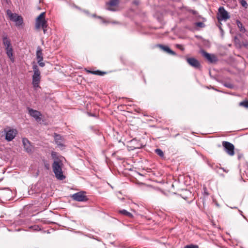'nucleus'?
Returning <instances> with one entry per match:
<instances>
[{
	"mask_svg": "<svg viewBox=\"0 0 248 248\" xmlns=\"http://www.w3.org/2000/svg\"><path fill=\"white\" fill-rule=\"evenodd\" d=\"M36 58L37 59V61H40V62L43 61V60L42 50L40 46H38L37 48Z\"/></svg>",
	"mask_w": 248,
	"mask_h": 248,
	"instance_id": "obj_16",
	"label": "nucleus"
},
{
	"mask_svg": "<svg viewBox=\"0 0 248 248\" xmlns=\"http://www.w3.org/2000/svg\"><path fill=\"white\" fill-rule=\"evenodd\" d=\"M86 71L88 73H91V74H93L94 75H99V76H103L107 73L106 72H102L99 70L91 71V70L86 69Z\"/></svg>",
	"mask_w": 248,
	"mask_h": 248,
	"instance_id": "obj_17",
	"label": "nucleus"
},
{
	"mask_svg": "<svg viewBox=\"0 0 248 248\" xmlns=\"http://www.w3.org/2000/svg\"><path fill=\"white\" fill-rule=\"evenodd\" d=\"M5 139L7 141H11L13 140L17 134V131L16 129L5 130Z\"/></svg>",
	"mask_w": 248,
	"mask_h": 248,
	"instance_id": "obj_9",
	"label": "nucleus"
},
{
	"mask_svg": "<svg viewBox=\"0 0 248 248\" xmlns=\"http://www.w3.org/2000/svg\"><path fill=\"white\" fill-rule=\"evenodd\" d=\"M203 23L202 22H197L196 23V25L197 26L199 27H202V25H203Z\"/></svg>",
	"mask_w": 248,
	"mask_h": 248,
	"instance_id": "obj_27",
	"label": "nucleus"
},
{
	"mask_svg": "<svg viewBox=\"0 0 248 248\" xmlns=\"http://www.w3.org/2000/svg\"><path fill=\"white\" fill-rule=\"evenodd\" d=\"M133 3L134 4H135V5H139V3H140V1H139V0H135L133 2Z\"/></svg>",
	"mask_w": 248,
	"mask_h": 248,
	"instance_id": "obj_29",
	"label": "nucleus"
},
{
	"mask_svg": "<svg viewBox=\"0 0 248 248\" xmlns=\"http://www.w3.org/2000/svg\"><path fill=\"white\" fill-rule=\"evenodd\" d=\"M28 111L29 114L32 117H33L35 120L37 122H40L41 120V116L42 115L41 113L36 110L33 109L31 108H28Z\"/></svg>",
	"mask_w": 248,
	"mask_h": 248,
	"instance_id": "obj_11",
	"label": "nucleus"
},
{
	"mask_svg": "<svg viewBox=\"0 0 248 248\" xmlns=\"http://www.w3.org/2000/svg\"><path fill=\"white\" fill-rule=\"evenodd\" d=\"M22 143L26 152L29 154H31L33 151V146L30 141L27 138H24L22 139Z\"/></svg>",
	"mask_w": 248,
	"mask_h": 248,
	"instance_id": "obj_8",
	"label": "nucleus"
},
{
	"mask_svg": "<svg viewBox=\"0 0 248 248\" xmlns=\"http://www.w3.org/2000/svg\"><path fill=\"white\" fill-rule=\"evenodd\" d=\"M240 3L242 5V6H243V7H245V8H247V6H248V4H247V2L246 0H241L240 1Z\"/></svg>",
	"mask_w": 248,
	"mask_h": 248,
	"instance_id": "obj_24",
	"label": "nucleus"
},
{
	"mask_svg": "<svg viewBox=\"0 0 248 248\" xmlns=\"http://www.w3.org/2000/svg\"><path fill=\"white\" fill-rule=\"evenodd\" d=\"M6 13L9 19L11 21L15 22L17 27H20L22 25L23 20L21 16H18L16 13H12L10 10H7Z\"/></svg>",
	"mask_w": 248,
	"mask_h": 248,
	"instance_id": "obj_3",
	"label": "nucleus"
},
{
	"mask_svg": "<svg viewBox=\"0 0 248 248\" xmlns=\"http://www.w3.org/2000/svg\"><path fill=\"white\" fill-rule=\"evenodd\" d=\"M230 18L229 13L224 7H220L218 9L217 19L218 21H226Z\"/></svg>",
	"mask_w": 248,
	"mask_h": 248,
	"instance_id": "obj_4",
	"label": "nucleus"
},
{
	"mask_svg": "<svg viewBox=\"0 0 248 248\" xmlns=\"http://www.w3.org/2000/svg\"><path fill=\"white\" fill-rule=\"evenodd\" d=\"M187 63L195 69H200L201 64L199 61L194 58H188L186 59Z\"/></svg>",
	"mask_w": 248,
	"mask_h": 248,
	"instance_id": "obj_10",
	"label": "nucleus"
},
{
	"mask_svg": "<svg viewBox=\"0 0 248 248\" xmlns=\"http://www.w3.org/2000/svg\"><path fill=\"white\" fill-rule=\"evenodd\" d=\"M107 10H109V11H115V9L112 8H111V7H108L107 8Z\"/></svg>",
	"mask_w": 248,
	"mask_h": 248,
	"instance_id": "obj_31",
	"label": "nucleus"
},
{
	"mask_svg": "<svg viewBox=\"0 0 248 248\" xmlns=\"http://www.w3.org/2000/svg\"><path fill=\"white\" fill-rule=\"evenodd\" d=\"M6 53L12 62H14L15 59L13 56V49L12 47L5 48Z\"/></svg>",
	"mask_w": 248,
	"mask_h": 248,
	"instance_id": "obj_14",
	"label": "nucleus"
},
{
	"mask_svg": "<svg viewBox=\"0 0 248 248\" xmlns=\"http://www.w3.org/2000/svg\"><path fill=\"white\" fill-rule=\"evenodd\" d=\"M202 55L205 57L209 62L213 63L217 61L216 56L213 54H210L204 50L201 51Z\"/></svg>",
	"mask_w": 248,
	"mask_h": 248,
	"instance_id": "obj_12",
	"label": "nucleus"
},
{
	"mask_svg": "<svg viewBox=\"0 0 248 248\" xmlns=\"http://www.w3.org/2000/svg\"><path fill=\"white\" fill-rule=\"evenodd\" d=\"M71 198L76 201L78 202H86L88 200V198L85 195V192L80 191L73 194Z\"/></svg>",
	"mask_w": 248,
	"mask_h": 248,
	"instance_id": "obj_7",
	"label": "nucleus"
},
{
	"mask_svg": "<svg viewBox=\"0 0 248 248\" xmlns=\"http://www.w3.org/2000/svg\"><path fill=\"white\" fill-rule=\"evenodd\" d=\"M47 28V27H45L44 28H42V29H43V31H44V33H46V28Z\"/></svg>",
	"mask_w": 248,
	"mask_h": 248,
	"instance_id": "obj_32",
	"label": "nucleus"
},
{
	"mask_svg": "<svg viewBox=\"0 0 248 248\" xmlns=\"http://www.w3.org/2000/svg\"><path fill=\"white\" fill-rule=\"evenodd\" d=\"M176 46L178 48L181 49L182 50H183L184 49V48L181 45L178 44L176 45Z\"/></svg>",
	"mask_w": 248,
	"mask_h": 248,
	"instance_id": "obj_28",
	"label": "nucleus"
},
{
	"mask_svg": "<svg viewBox=\"0 0 248 248\" xmlns=\"http://www.w3.org/2000/svg\"><path fill=\"white\" fill-rule=\"evenodd\" d=\"M45 167L46 168V169L48 170L49 169V165H48V164H45Z\"/></svg>",
	"mask_w": 248,
	"mask_h": 248,
	"instance_id": "obj_33",
	"label": "nucleus"
},
{
	"mask_svg": "<svg viewBox=\"0 0 248 248\" xmlns=\"http://www.w3.org/2000/svg\"><path fill=\"white\" fill-rule=\"evenodd\" d=\"M54 139L55 142L58 145V146L61 147L63 146V139L62 136L59 135L55 134Z\"/></svg>",
	"mask_w": 248,
	"mask_h": 248,
	"instance_id": "obj_13",
	"label": "nucleus"
},
{
	"mask_svg": "<svg viewBox=\"0 0 248 248\" xmlns=\"http://www.w3.org/2000/svg\"><path fill=\"white\" fill-rule=\"evenodd\" d=\"M3 42L5 48L12 47L10 41L8 39L7 36L3 37Z\"/></svg>",
	"mask_w": 248,
	"mask_h": 248,
	"instance_id": "obj_18",
	"label": "nucleus"
},
{
	"mask_svg": "<svg viewBox=\"0 0 248 248\" xmlns=\"http://www.w3.org/2000/svg\"><path fill=\"white\" fill-rule=\"evenodd\" d=\"M155 153L157 155H158L161 157H164V153H163V152L161 149H156L155 150Z\"/></svg>",
	"mask_w": 248,
	"mask_h": 248,
	"instance_id": "obj_22",
	"label": "nucleus"
},
{
	"mask_svg": "<svg viewBox=\"0 0 248 248\" xmlns=\"http://www.w3.org/2000/svg\"><path fill=\"white\" fill-rule=\"evenodd\" d=\"M239 106L244 107L246 108H248V100H246L241 102L239 103Z\"/></svg>",
	"mask_w": 248,
	"mask_h": 248,
	"instance_id": "obj_23",
	"label": "nucleus"
},
{
	"mask_svg": "<svg viewBox=\"0 0 248 248\" xmlns=\"http://www.w3.org/2000/svg\"><path fill=\"white\" fill-rule=\"evenodd\" d=\"M37 62H38V63L39 65L41 67H43L45 66V63H44V62H43L42 61H40H40H37Z\"/></svg>",
	"mask_w": 248,
	"mask_h": 248,
	"instance_id": "obj_26",
	"label": "nucleus"
},
{
	"mask_svg": "<svg viewBox=\"0 0 248 248\" xmlns=\"http://www.w3.org/2000/svg\"><path fill=\"white\" fill-rule=\"evenodd\" d=\"M45 13H42L37 18L36 21V28L39 29L40 27L44 28L47 27L46 21L45 19Z\"/></svg>",
	"mask_w": 248,
	"mask_h": 248,
	"instance_id": "obj_5",
	"label": "nucleus"
},
{
	"mask_svg": "<svg viewBox=\"0 0 248 248\" xmlns=\"http://www.w3.org/2000/svg\"><path fill=\"white\" fill-rule=\"evenodd\" d=\"M159 46L162 50L166 52L168 54L172 55H176V53L170 49L168 46L161 45H159Z\"/></svg>",
	"mask_w": 248,
	"mask_h": 248,
	"instance_id": "obj_15",
	"label": "nucleus"
},
{
	"mask_svg": "<svg viewBox=\"0 0 248 248\" xmlns=\"http://www.w3.org/2000/svg\"><path fill=\"white\" fill-rule=\"evenodd\" d=\"M184 248H199L198 246L195 245H186Z\"/></svg>",
	"mask_w": 248,
	"mask_h": 248,
	"instance_id": "obj_25",
	"label": "nucleus"
},
{
	"mask_svg": "<svg viewBox=\"0 0 248 248\" xmlns=\"http://www.w3.org/2000/svg\"><path fill=\"white\" fill-rule=\"evenodd\" d=\"M119 213L122 215H124L125 216L128 217H133V215L131 213H130V212L127 211L126 210H125L124 209L119 210Z\"/></svg>",
	"mask_w": 248,
	"mask_h": 248,
	"instance_id": "obj_21",
	"label": "nucleus"
},
{
	"mask_svg": "<svg viewBox=\"0 0 248 248\" xmlns=\"http://www.w3.org/2000/svg\"><path fill=\"white\" fill-rule=\"evenodd\" d=\"M119 3V0H110V1L107 3V5L109 6H117Z\"/></svg>",
	"mask_w": 248,
	"mask_h": 248,
	"instance_id": "obj_19",
	"label": "nucleus"
},
{
	"mask_svg": "<svg viewBox=\"0 0 248 248\" xmlns=\"http://www.w3.org/2000/svg\"><path fill=\"white\" fill-rule=\"evenodd\" d=\"M62 163L59 160H54L52 164L53 171L57 179L63 180L65 177L62 170Z\"/></svg>",
	"mask_w": 248,
	"mask_h": 248,
	"instance_id": "obj_1",
	"label": "nucleus"
},
{
	"mask_svg": "<svg viewBox=\"0 0 248 248\" xmlns=\"http://www.w3.org/2000/svg\"><path fill=\"white\" fill-rule=\"evenodd\" d=\"M33 75L32 76V84L34 88L39 87V84L41 80V73L38 66L33 62L32 65Z\"/></svg>",
	"mask_w": 248,
	"mask_h": 248,
	"instance_id": "obj_2",
	"label": "nucleus"
},
{
	"mask_svg": "<svg viewBox=\"0 0 248 248\" xmlns=\"http://www.w3.org/2000/svg\"><path fill=\"white\" fill-rule=\"evenodd\" d=\"M236 24L239 29V31L242 33H244L246 31V29L243 26L242 23L240 21L237 20Z\"/></svg>",
	"mask_w": 248,
	"mask_h": 248,
	"instance_id": "obj_20",
	"label": "nucleus"
},
{
	"mask_svg": "<svg viewBox=\"0 0 248 248\" xmlns=\"http://www.w3.org/2000/svg\"><path fill=\"white\" fill-rule=\"evenodd\" d=\"M222 146L224 147V151L231 156H232L234 155V145L228 142L224 141L222 142Z\"/></svg>",
	"mask_w": 248,
	"mask_h": 248,
	"instance_id": "obj_6",
	"label": "nucleus"
},
{
	"mask_svg": "<svg viewBox=\"0 0 248 248\" xmlns=\"http://www.w3.org/2000/svg\"><path fill=\"white\" fill-rule=\"evenodd\" d=\"M225 86L229 88H232V85L231 84H225Z\"/></svg>",
	"mask_w": 248,
	"mask_h": 248,
	"instance_id": "obj_30",
	"label": "nucleus"
}]
</instances>
